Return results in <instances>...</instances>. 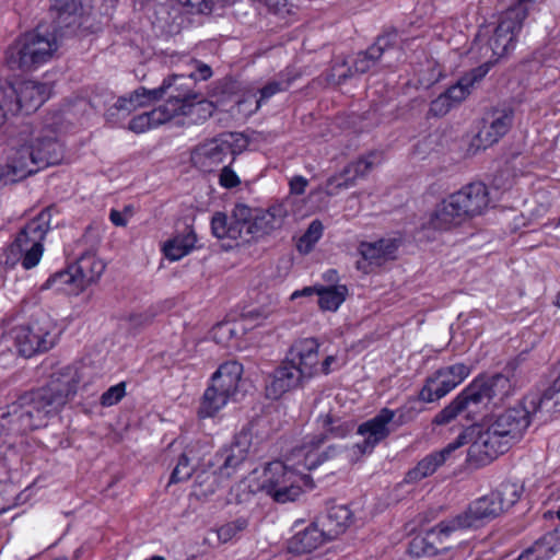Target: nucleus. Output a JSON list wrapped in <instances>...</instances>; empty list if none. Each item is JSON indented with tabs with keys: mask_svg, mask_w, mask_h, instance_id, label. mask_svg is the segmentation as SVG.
I'll use <instances>...</instances> for the list:
<instances>
[{
	"mask_svg": "<svg viewBox=\"0 0 560 560\" xmlns=\"http://www.w3.org/2000/svg\"><path fill=\"white\" fill-rule=\"evenodd\" d=\"M560 395V362L558 365V376L552 384L546 388L541 394H528V402L533 405L534 409L546 408V413H551L559 404L558 396Z\"/></svg>",
	"mask_w": 560,
	"mask_h": 560,
	"instance_id": "obj_38",
	"label": "nucleus"
},
{
	"mask_svg": "<svg viewBox=\"0 0 560 560\" xmlns=\"http://www.w3.org/2000/svg\"><path fill=\"white\" fill-rule=\"evenodd\" d=\"M492 493L501 505V512L503 513L520 500L522 489L516 483L503 482Z\"/></svg>",
	"mask_w": 560,
	"mask_h": 560,
	"instance_id": "obj_40",
	"label": "nucleus"
},
{
	"mask_svg": "<svg viewBox=\"0 0 560 560\" xmlns=\"http://www.w3.org/2000/svg\"><path fill=\"white\" fill-rule=\"evenodd\" d=\"M351 75V68L346 61L335 62L327 75V81L331 84H341Z\"/></svg>",
	"mask_w": 560,
	"mask_h": 560,
	"instance_id": "obj_49",
	"label": "nucleus"
},
{
	"mask_svg": "<svg viewBox=\"0 0 560 560\" xmlns=\"http://www.w3.org/2000/svg\"><path fill=\"white\" fill-rule=\"evenodd\" d=\"M0 172L5 183H15L38 172L32 145V132L28 127L12 140L5 165L0 167Z\"/></svg>",
	"mask_w": 560,
	"mask_h": 560,
	"instance_id": "obj_14",
	"label": "nucleus"
},
{
	"mask_svg": "<svg viewBox=\"0 0 560 560\" xmlns=\"http://www.w3.org/2000/svg\"><path fill=\"white\" fill-rule=\"evenodd\" d=\"M248 526V521L245 517H238L232 522L223 524L217 529L218 538L221 542L225 544L237 537L238 534L244 532Z\"/></svg>",
	"mask_w": 560,
	"mask_h": 560,
	"instance_id": "obj_43",
	"label": "nucleus"
},
{
	"mask_svg": "<svg viewBox=\"0 0 560 560\" xmlns=\"http://www.w3.org/2000/svg\"><path fill=\"white\" fill-rule=\"evenodd\" d=\"M455 530V526H448L440 523L436 527L427 532L425 535H418L412 538L409 544V552L416 557L435 556L439 552V547L435 546V539H441L443 536H448L450 533Z\"/></svg>",
	"mask_w": 560,
	"mask_h": 560,
	"instance_id": "obj_32",
	"label": "nucleus"
},
{
	"mask_svg": "<svg viewBox=\"0 0 560 560\" xmlns=\"http://www.w3.org/2000/svg\"><path fill=\"white\" fill-rule=\"evenodd\" d=\"M173 105H161L151 112H147L133 117L129 122V129L141 133L151 128L159 127L174 118Z\"/></svg>",
	"mask_w": 560,
	"mask_h": 560,
	"instance_id": "obj_34",
	"label": "nucleus"
},
{
	"mask_svg": "<svg viewBox=\"0 0 560 560\" xmlns=\"http://www.w3.org/2000/svg\"><path fill=\"white\" fill-rule=\"evenodd\" d=\"M381 156L371 153L363 159L348 164L339 174L334 175L327 180V191L329 195H337L341 189L352 187L357 179L364 177L374 166L381 165Z\"/></svg>",
	"mask_w": 560,
	"mask_h": 560,
	"instance_id": "obj_25",
	"label": "nucleus"
},
{
	"mask_svg": "<svg viewBox=\"0 0 560 560\" xmlns=\"http://www.w3.org/2000/svg\"><path fill=\"white\" fill-rule=\"evenodd\" d=\"M398 247V242L396 238L394 240H387V259H393V252Z\"/></svg>",
	"mask_w": 560,
	"mask_h": 560,
	"instance_id": "obj_62",
	"label": "nucleus"
},
{
	"mask_svg": "<svg viewBox=\"0 0 560 560\" xmlns=\"http://www.w3.org/2000/svg\"><path fill=\"white\" fill-rule=\"evenodd\" d=\"M470 85L468 79H464L463 77L458 80V82L451 88H448L444 94L451 101V103L458 104L463 102L470 94Z\"/></svg>",
	"mask_w": 560,
	"mask_h": 560,
	"instance_id": "obj_47",
	"label": "nucleus"
},
{
	"mask_svg": "<svg viewBox=\"0 0 560 560\" xmlns=\"http://www.w3.org/2000/svg\"><path fill=\"white\" fill-rule=\"evenodd\" d=\"M323 230L324 226L319 220L312 221L305 233L300 238L299 248L302 249V247L305 246V250H310L312 246L322 237Z\"/></svg>",
	"mask_w": 560,
	"mask_h": 560,
	"instance_id": "obj_46",
	"label": "nucleus"
},
{
	"mask_svg": "<svg viewBox=\"0 0 560 560\" xmlns=\"http://www.w3.org/2000/svg\"><path fill=\"white\" fill-rule=\"evenodd\" d=\"M328 539H335L352 523V513L346 505H334L316 518Z\"/></svg>",
	"mask_w": 560,
	"mask_h": 560,
	"instance_id": "obj_30",
	"label": "nucleus"
},
{
	"mask_svg": "<svg viewBox=\"0 0 560 560\" xmlns=\"http://www.w3.org/2000/svg\"><path fill=\"white\" fill-rule=\"evenodd\" d=\"M252 446V434L242 431L234 436L229 446L221 448L207 459L205 466L215 468L221 478H231L238 467L246 460Z\"/></svg>",
	"mask_w": 560,
	"mask_h": 560,
	"instance_id": "obj_18",
	"label": "nucleus"
},
{
	"mask_svg": "<svg viewBox=\"0 0 560 560\" xmlns=\"http://www.w3.org/2000/svg\"><path fill=\"white\" fill-rule=\"evenodd\" d=\"M318 422L323 432L307 438L304 445L296 451L298 457H304L303 465L307 470L315 469L322 463L336 457L340 453V450L335 445H330L326 451L318 453L317 448L324 441L328 438H345L354 429L352 420H343L331 413L322 416Z\"/></svg>",
	"mask_w": 560,
	"mask_h": 560,
	"instance_id": "obj_7",
	"label": "nucleus"
},
{
	"mask_svg": "<svg viewBox=\"0 0 560 560\" xmlns=\"http://www.w3.org/2000/svg\"><path fill=\"white\" fill-rule=\"evenodd\" d=\"M514 112L512 108L492 110L483 119V126L471 142L476 150L487 149L497 143L510 130L513 122Z\"/></svg>",
	"mask_w": 560,
	"mask_h": 560,
	"instance_id": "obj_22",
	"label": "nucleus"
},
{
	"mask_svg": "<svg viewBox=\"0 0 560 560\" xmlns=\"http://www.w3.org/2000/svg\"><path fill=\"white\" fill-rule=\"evenodd\" d=\"M515 392V385L509 375L497 373L491 376H479L463 389L433 419L436 425L447 424L462 412L467 418L478 413L482 408H497L505 402Z\"/></svg>",
	"mask_w": 560,
	"mask_h": 560,
	"instance_id": "obj_3",
	"label": "nucleus"
},
{
	"mask_svg": "<svg viewBox=\"0 0 560 560\" xmlns=\"http://www.w3.org/2000/svg\"><path fill=\"white\" fill-rule=\"evenodd\" d=\"M126 395V384L118 383L109 387L101 396L100 402L103 407H110L118 404Z\"/></svg>",
	"mask_w": 560,
	"mask_h": 560,
	"instance_id": "obj_48",
	"label": "nucleus"
},
{
	"mask_svg": "<svg viewBox=\"0 0 560 560\" xmlns=\"http://www.w3.org/2000/svg\"><path fill=\"white\" fill-rule=\"evenodd\" d=\"M312 377L285 358L272 372L271 380L266 386L269 398L278 399L285 393L303 386Z\"/></svg>",
	"mask_w": 560,
	"mask_h": 560,
	"instance_id": "obj_23",
	"label": "nucleus"
},
{
	"mask_svg": "<svg viewBox=\"0 0 560 560\" xmlns=\"http://www.w3.org/2000/svg\"><path fill=\"white\" fill-rule=\"evenodd\" d=\"M104 270V261L97 258L94 253L86 252L67 270L56 272L48 278L45 288H56L77 295L86 287L96 282Z\"/></svg>",
	"mask_w": 560,
	"mask_h": 560,
	"instance_id": "obj_10",
	"label": "nucleus"
},
{
	"mask_svg": "<svg viewBox=\"0 0 560 560\" xmlns=\"http://www.w3.org/2000/svg\"><path fill=\"white\" fill-rule=\"evenodd\" d=\"M150 320L149 316L147 315H131L130 316V322L135 325V326H141V325H145L148 324Z\"/></svg>",
	"mask_w": 560,
	"mask_h": 560,
	"instance_id": "obj_61",
	"label": "nucleus"
},
{
	"mask_svg": "<svg viewBox=\"0 0 560 560\" xmlns=\"http://www.w3.org/2000/svg\"><path fill=\"white\" fill-rule=\"evenodd\" d=\"M32 145L38 171L50 165H57L63 159V147L55 138L32 137Z\"/></svg>",
	"mask_w": 560,
	"mask_h": 560,
	"instance_id": "obj_31",
	"label": "nucleus"
},
{
	"mask_svg": "<svg viewBox=\"0 0 560 560\" xmlns=\"http://www.w3.org/2000/svg\"><path fill=\"white\" fill-rule=\"evenodd\" d=\"M180 4L190 9L192 13L209 14L213 9V0H178Z\"/></svg>",
	"mask_w": 560,
	"mask_h": 560,
	"instance_id": "obj_51",
	"label": "nucleus"
},
{
	"mask_svg": "<svg viewBox=\"0 0 560 560\" xmlns=\"http://www.w3.org/2000/svg\"><path fill=\"white\" fill-rule=\"evenodd\" d=\"M475 430L474 428H465L453 442L419 460L417 466L408 471L407 478L410 481H418L433 475L439 467L451 459L456 450L468 444V441L474 436Z\"/></svg>",
	"mask_w": 560,
	"mask_h": 560,
	"instance_id": "obj_21",
	"label": "nucleus"
},
{
	"mask_svg": "<svg viewBox=\"0 0 560 560\" xmlns=\"http://www.w3.org/2000/svg\"><path fill=\"white\" fill-rule=\"evenodd\" d=\"M207 444H191L179 456L175 468L172 471L170 482L176 483L189 479L195 466H205L208 454Z\"/></svg>",
	"mask_w": 560,
	"mask_h": 560,
	"instance_id": "obj_28",
	"label": "nucleus"
},
{
	"mask_svg": "<svg viewBox=\"0 0 560 560\" xmlns=\"http://www.w3.org/2000/svg\"><path fill=\"white\" fill-rule=\"evenodd\" d=\"M319 285L317 287H305L302 290H296L291 294V300H295L301 296H312L314 294L318 295Z\"/></svg>",
	"mask_w": 560,
	"mask_h": 560,
	"instance_id": "obj_58",
	"label": "nucleus"
},
{
	"mask_svg": "<svg viewBox=\"0 0 560 560\" xmlns=\"http://www.w3.org/2000/svg\"><path fill=\"white\" fill-rule=\"evenodd\" d=\"M501 505L490 492L469 504L467 511L453 522L456 528L477 527L483 522H489L501 514Z\"/></svg>",
	"mask_w": 560,
	"mask_h": 560,
	"instance_id": "obj_24",
	"label": "nucleus"
},
{
	"mask_svg": "<svg viewBox=\"0 0 560 560\" xmlns=\"http://www.w3.org/2000/svg\"><path fill=\"white\" fill-rule=\"evenodd\" d=\"M469 373L470 369L464 363L441 368L428 377L419 398L424 402L439 400L458 386Z\"/></svg>",
	"mask_w": 560,
	"mask_h": 560,
	"instance_id": "obj_19",
	"label": "nucleus"
},
{
	"mask_svg": "<svg viewBox=\"0 0 560 560\" xmlns=\"http://www.w3.org/2000/svg\"><path fill=\"white\" fill-rule=\"evenodd\" d=\"M234 332H235L234 328L232 327L231 324L221 323V324H218L212 329V338L217 343L222 345L224 347H230L231 346L230 341L233 338Z\"/></svg>",
	"mask_w": 560,
	"mask_h": 560,
	"instance_id": "obj_50",
	"label": "nucleus"
},
{
	"mask_svg": "<svg viewBox=\"0 0 560 560\" xmlns=\"http://www.w3.org/2000/svg\"><path fill=\"white\" fill-rule=\"evenodd\" d=\"M292 206L293 200L287 197L253 215L249 207L236 205L231 215L224 212H215L212 215L211 231L217 238L229 241L226 246L232 248L281 229Z\"/></svg>",
	"mask_w": 560,
	"mask_h": 560,
	"instance_id": "obj_2",
	"label": "nucleus"
},
{
	"mask_svg": "<svg viewBox=\"0 0 560 560\" xmlns=\"http://www.w3.org/2000/svg\"><path fill=\"white\" fill-rule=\"evenodd\" d=\"M247 147L242 133L229 132L199 143L190 154L191 164L205 173L215 171L229 158L232 160Z\"/></svg>",
	"mask_w": 560,
	"mask_h": 560,
	"instance_id": "obj_9",
	"label": "nucleus"
},
{
	"mask_svg": "<svg viewBox=\"0 0 560 560\" xmlns=\"http://www.w3.org/2000/svg\"><path fill=\"white\" fill-rule=\"evenodd\" d=\"M269 7H280L285 4V0H264Z\"/></svg>",
	"mask_w": 560,
	"mask_h": 560,
	"instance_id": "obj_63",
	"label": "nucleus"
},
{
	"mask_svg": "<svg viewBox=\"0 0 560 560\" xmlns=\"http://www.w3.org/2000/svg\"><path fill=\"white\" fill-rule=\"evenodd\" d=\"M14 89V101L16 103V113L24 110L31 114L37 110L49 97V88L45 83L36 81H24Z\"/></svg>",
	"mask_w": 560,
	"mask_h": 560,
	"instance_id": "obj_27",
	"label": "nucleus"
},
{
	"mask_svg": "<svg viewBox=\"0 0 560 560\" xmlns=\"http://www.w3.org/2000/svg\"><path fill=\"white\" fill-rule=\"evenodd\" d=\"M289 86H290L289 80H281V81L273 80V81L268 82L265 86H262L259 90L260 96H259V98H257L255 101L256 102L255 110H257L264 102L268 101L270 97H272L277 93L288 90Z\"/></svg>",
	"mask_w": 560,
	"mask_h": 560,
	"instance_id": "obj_45",
	"label": "nucleus"
},
{
	"mask_svg": "<svg viewBox=\"0 0 560 560\" xmlns=\"http://www.w3.org/2000/svg\"><path fill=\"white\" fill-rule=\"evenodd\" d=\"M412 418V412L408 409V410H404V409H398V410H389L387 409V427L388 425H392V427H399L404 423H406L407 421H409L410 419Z\"/></svg>",
	"mask_w": 560,
	"mask_h": 560,
	"instance_id": "obj_53",
	"label": "nucleus"
},
{
	"mask_svg": "<svg viewBox=\"0 0 560 560\" xmlns=\"http://www.w3.org/2000/svg\"><path fill=\"white\" fill-rule=\"evenodd\" d=\"M453 104L451 103V101L447 98V96L442 93L441 95H439L435 100H433L430 104V114L433 115V116H444L445 114H447L450 112V109L452 108Z\"/></svg>",
	"mask_w": 560,
	"mask_h": 560,
	"instance_id": "obj_52",
	"label": "nucleus"
},
{
	"mask_svg": "<svg viewBox=\"0 0 560 560\" xmlns=\"http://www.w3.org/2000/svg\"><path fill=\"white\" fill-rule=\"evenodd\" d=\"M183 63L186 66L185 72L195 83L198 80H208L212 75L211 68L189 56H183Z\"/></svg>",
	"mask_w": 560,
	"mask_h": 560,
	"instance_id": "obj_42",
	"label": "nucleus"
},
{
	"mask_svg": "<svg viewBox=\"0 0 560 560\" xmlns=\"http://www.w3.org/2000/svg\"><path fill=\"white\" fill-rule=\"evenodd\" d=\"M318 348L319 343L315 338H301L291 345L285 358L303 370L304 374L313 377L318 371Z\"/></svg>",
	"mask_w": 560,
	"mask_h": 560,
	"instance_id": "obj_26",
	"label": "nucleus"
},
{
	"mask_svg": "<svg viewBox=\"0 0 560 560\" xmlns=\"http://www.w3.org/2000/svg\"><path fill=\"white\" fill-rule=\"evenodd\" d=\"M80 8V0H52L50 12L56 14L60 23H65L68 18L75 14Z\"/></svg>",
	"mask_w": 560,
	"mask_h": 560,
	"instance_id": "obj_44",
	"label": "nucleus"
},
{
	"mask_svg": "<svg viewBox=\"0 0 560 560\" xmlns=\"http://www.w3.org/2000/svg\"><path fill=\"white\" fill-rule=\"evenodd\" d=\"M194 82L184 71L164 79L162 85L150 90L154 101L167 96L163 105H173L174 117L197 115L207 118L212 115L213 104L192 90Z\"/></svg>",
	"mask_w": 560,
	"mask_h": 560,
	"instance_id": "obj_5",
	"label": "nucleus"
},
{
	"mask_svg": "<svg viewBox=\"0 0 560 560\" xmlns=\"http://www.w3.org/2000/svg\"><path fill=\"white\" fill-rule=\"evenodd\" d=\"M489 205L488 187L481 182L469 183L436 203L429 225L433 230L450 231L483 214Z\"/></svg>",
	"mask_w": 560,
	"mask_h": 560,
	"instance_id": "obj_4",
	"label": "nucleus"
},
{
	"mask_svg": "<svg viewBox=\"0 0 560 560\" xmlns=\"http://www.w3.org/2000/svg\"><path fill=\"white\" fill-rule=\"evenodd\" d=\"M491 62H486L475 69H472L469 73L464 75V79H468L469 85L472 86L475 82L481 80L489 72L491 68Z\"/></svg>",
	"mask_w": 560,
	"mask_h": 560,
	"instance_id": "obj_55",
	"label": "nucleus"
},
{
	"mask_svg": "<svg viewBox=\"0 0 560 560\" xmlns=\"http://www.w3.org/2000/svg\"><path fill=\"white\" fill-rule=\"evenodd\" d=\"M541 545L539 542H535L534 546L527 548L526 550H524L520 557L517 558V560H541L542 559V556H541V552H540V549H541Z\"/></svg>",
	"mask_w": 560,
	"mask_h": 560,
	"instance_id": "obj_56",
	"label": "nucleus"
},
{
	"mask_svg": "<svg viewBox=\"0 0 560 560\" xmlns=\"http://www.w3.org/2000/svg\"><path fill=\"white\" fill-rule=\"evenodd\" d=\"M527 400L528 395L520 404L499 415L490 425L502 440H509V445L522 439L533 416L546 412V408L534 409Z\"/></svg>",
	"mask_w": 560,
	"mask_h": 560,
	"instance_id": "obj_16",
	"label": "nucleus"
},
{
	"mask_svg": "<svg viewBox=\"0 0 560 560\" xmlns=\"http://www.w3.org/2000/svg\"><path fill=\"white\" fill-rule=\"evenodd\" d=\"M52 33L39 27L21 35L7 50V63L13 70L31 71L48 62L58 50Z\"/></svg>",
	"mask_w": 560,
	"mask_h": 560,
	"instance_id": "obj_6",
	"label": "nucleus"
},
{
	"mask_svg": "<svg viewBox=\"0 0 560 560\" xmlns=\"http://www.w3.org/2000/svg\"><path fill=\"white\" fill-rule=\"evenodd\" d=\"M532 1L518 0L516 4L510 7L501 15L499 24L489 39V47L497 58L508 55L514 48L516 33L521 30L528 14L526 4Z\"/></svg>",
	"mask_w": 560,
	"mask_h": 560,
	"instance_id": "obj_15",
	"label": "nucleus"
},
{
	"mask_svg": "<svg viewBox=\"0 0 560 560\" xmlns=\"http://www.w3.org/2000/svg\"><path fill=\"white\" fill-rule=\"evenodd\" d=\"M308 182L303 176H294L290 180V190L292 194L302 195L305 191Z\"/></svg>",
	"mask_w": 560,
	"mask_h": 560,
	"instance_id": "obj_57",
	"label": "nucleus"
},
{
	"mask_svg": "<svg viewBox=\"0 0 560 560\" xmlns=\"http://www.w3.org/2000/svg\"><path fill=\"white\" fill-rule=\"evenodd\" d=\"M151 101H154V98L150 94V90L139 88L128 96L119 97L117 102L106 110V118L115 122L127 117L137 108L148 105Z\"/></svg>",
	"mask_w": 560,
	"mask_h": 560,
	"instance_id": "obj_29",
	"label": "nucleus"
},
{
	"mask_svg": "<svg viewBox=\"0 0 560 560\" xmlns=\"http://www.w3.org/2000/svg\"><path fill=\"white\" fill-rule=\"evenodd\" d=\"M219 180L221 186L225 188H233L240 184L238 176L230 167V165H225L222 167Z\"/></svg>",
	"mask_w": 560,
	"mask_h": 560,
	"instance_id": "obj_54",
	"label": "nucleus"
},
{
	"mask_svg": "<svg viewBox=\"0 0 560 560\" xmlns=\"http://www.w3.org/2000/svg\"><path fill=\"white\" fill-rule=\"evenodd\" d=\"M196 242L197 236L194 230L187 226L184 234L176 235L164 244V255L171 260H178L195 247Z\"/></svg>",
	"mask_w": 560,
	"mask_h": 560,
	"instance_id": "obj_36",
	"label": "nucleus"
},
{
	"mask_svg": "<svg viewBox=\"0 0 560 560\" xmlns=\"http://www.w3.org/2000/svg\"><path fill=\"white\" fill-rule=\"evenodd\" d=\"M329 540L323 527L315 520L304 530L296 533L291 539V549L298 553H307L318 547L325 541Z\"/></svg>",
	"mask_w": 560,
	"mask_h": 560,
	"instance_id": "obj_33",
	"label": "nucleus"
},
{
	"mask_svg": "<svg viewBox=\"0 0 560 560\" xmlns=\"http://www.w3.org/2000/svg\"><path fill=\"white\" fill-rule=\"evenodd\" d=\"M384 47L380 44V39L368 48L366 51L360 52L354 60V70L359 73L369 71L383 56Z\"/></svg>",
	"mask_w": 560,
	"mask_h": 560,
	"instance_id": "obj_41",
	"label": "nucleus"
},
{
	"mask_svg": "<svg viewBox=\"0 0 560 560\" xmlns=\"http://www.w3.org/2000/svg\"><path fill=\"white\" fill-rule=\"evenodd\" d=\"M242 374L243 366L236 361L221 364L212 376L211 386L205 392L199 416L212 417L225 406L229 398L235 394Z\"/></svg>",
	"mask_w": 560,
	"mask_h": 560,
	"instance_id": "obj_11",
	"label": "nucleus"
},
{
	"mask_svg": "<svg viewBox=\"0 0 560 560\" xmlns=\"http://www.w3.org/2000/svg\"><path fill=\"white\" fill-rule=\"evenodd\" d=\"M11 334L19 353L26 358L49 350L56 342V325L47 314L13 328Z\"/></svg>",
	"mask_w": 560,
	"mask_h": 560,
	"instance_id": "obj_12",
	"label": "nucleus"
},
{
	"mask_svg": "<svg viewBox=\"0 0 560 560\" xmlns=\"http://www.w3.org/2000/svg\"><path fill=\"white\" fill-rule=\"evenodd\" d=\"M336 361V358L334 355H327L324 361L322 362L320 370L324 374H329L331 371V364Z\"/></svg>",
	"mask_w": 560,
	"mask_h": 560,
	"instance_id": "obj_60",
	"label": "nucleus"
},
{
	"mask_svg": "<svg viewBox=\"0 0 560 560\" xmlns=\"http://www.w3.org/2000/svg\"><path fill=\"white\" fill-rule=\"evenodd\" d=\"M361 259L357 261V268L364 273L374 272L385 262V245L383 240L377 242H362L359 246Z\"/></svg>",
	"mask_w": 560,
	"mask_h": 560,
	"instance_id": "obj_35",
	"label": "nucleus"
},
{
	"mask_svg": "<svg viewBox=\"0 0 560 560\" xmlns=\"http://www.w3.org/2000/svg\"><path fill=\"white\" fill-rule=\"evenodd\" d=\"M203 468L197 472L194 483V494L199 499H206L212 495L221 486L225 478H221L215 468Z\"/></svg>",
	"mask_w": 560,
	"mask_h": 560,
	"instance_id": "obj_37",
	"label": "nucleus"
},
{
	"mask_svg": "<svg viewBox=\"0 0 560 560\" xmlns=\"http://www.w3.org/2000/svg\"><path fill=\"white\" fill-rule=\"evenodd\" d=\"M51 209L42 210L16 235L10 245V255L20 259L26 270L38 265L44 253L43 241L50 230Z\"/></svg>",
	"mask_w": 560,
	"mask_h": 560,
	"instance_id": "obj_8",
	"label": "nucleus"
},
{
	"mask_svg": "<svg viewBox=\"0 0 560 560\" xmlns=\"http://www.w3.org/2000/svg\"><path fill=\"white\" fill-rule=\"evenodd\" d=\"M305 476L282 462H272L264 470L261 490L278 503L295 501L302 493Z\"/></svg>",
	"mask_w": 560,
	"mask_h": 560,
	"instance_id": "obj_13",
	"label": "nucleus"
},
{
	"mask_svg": "<svg viewBox=\"0 0 560 560\" xmlns=\"http://www.w3.org/2000/svg\"><path fill=\"white\" fill-rule=\"evenodd\" d=\"M112 223L116 226H125L127 221L124 219L122 213L118 210H112L109 214Z\"/></svg>",
	"mask_w": 560,
	"mask_h": 560,
	"instance_id": "obj_59",
	"label": "nucleus"
},
{
	"mask_svg": "<svg viewBox=\"0 0 560 560\" xmlns=\"http://www.w3.org/2000/svg\"><path fill=\"white\" fill-rule=\"evenodd\" d=\"M357 433L363 440L346 448L345 454L349 463H355L363 456L372 454L375 446L385 439V408L381 409L374 418L361 423Z\"/></svg>",
	"mask_w": 560,
	"mask_h": 560,
	"instance_id": "obj_20",
	"label": "nucleus"
},
{
	"mask_svg": "<svg viewBox=\"0 0 560 560\" xmlns=\"http://www.w3.org/2000/svg\"><path fill=\"white\" fill-rule=\"evenodd\" d=\"M556 516L560 521V504H559V508H558V510L556 512Z\"/></svg>",
	"mask_w": 560,
	"mask_h": 560,
	"instance_id": "obj_64",
	"label": "nucleus"
},
{
	"mask_svg": "<svg viewBox=\"0 0 560 560\" xmlns=\"http://www.w3.org/2000/svg\"><path fill=\"white\" fill-rule=\"evenodd\" d=\"M348 289L346 285H319L318 304L323 311L335 312L346 300Z\"/></svg>",
	"mask_w": 560,
	"mask_h": 560,
	"instance_id": "obj_39",
	"label": "nucleus"
},
{
	"mask_svg": "<svg viewBox=\"0 0 560 560\" xmlns=\"http://www.w3.org/2000/svg\"><path fill=\"white\" fill-rule=\"evenodd\" d=\"M79 382L77 369L66 366L52 373L45 386L21 395L0 412V438L45 427L77 394Z\"/></svg>",
	"mask_w": 560,
	"mask_h": 560,
	"instance_id": "obj_1",
	"label": "nucleus"
},
{
	"mask_svg": "<svg viewBox=\"0 0 560 560\" xmlns=\"http://www.w3.org/2000/svg\"><path fill=\"white\" fill-rule=\"evenodd\" d=\"M468 428L476 429L474 436L468 441V443L471 444L467 452L466 463L470 468H482L509 450V440H502L493 432L491 427L486 431H481L480 428L475 424Z\"/></svg>",
	"mask_w": 560,
	"mask_h": 560,
	"instance_id": "obj_17",
	"label": "nucleus"
}]
</instances>
